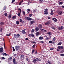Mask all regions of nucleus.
Instances as JSON below:
<instances>
[{"mask_svg": "<svg viewBox=\"0 0 64 64\" xmlns=\"http://www.w3.org/2000/svg\"><path fill=\"white\" fill-rule=\"evenodd\" d=\"M20 37V34H14V38H18Z\"/></svg>", "mask_w": 64, "mask_h": 64, "instance_id": "obj_1", "label": "nucleus"}, {"mask_svg": "<svg viewBox=\"0 0 64 64\" xmlns=\"http://www.w3.org/2000/svg\"><path fill=\"white\" fill-rule=\"evenodd\" d=\"M45 10L44 11V15H47L48 14V8H46L44 10Z\"/></svg>", "mask_w": 64, "mask_h": 64, "instance_id": "obj_2", "label": "nucleus"}, {"mask_svg": "<svg viewBox=\"0 0 64 64\" xmlns=\"http://www.w3.org/2000/svg\"><path fill=\"white\" fill-rule=\"evenodd\" d=\"M25 18L26 20H32L33 19L32 18H30L29 17H25Z\"/></svg>", "mask_w": 64, "mask_h": 64, "instance_id": "obj_3", "label": "nucleus"}, {"mask_svg": "<svg viewBox=\"0 0 64 64\" xmlns=\"http://www.w3.org/2000/svg\"><path fill=\"white\" fill-rule=\"evenodd\" d=\"M63 28H64V27L62 26H61L60 27L59 26L58 27V28L59 30H62Z\"/></svg>", "mask_w": 64, "mask_h": 64, "instance_id": "obj_4", "label": "nucleus"}, {"mask_svg": "<svg viewBox=\"0 0 64 64\" xmlns=\"http://www.w3.org/2000/svg\"><path fill=\"white\" fill-rule=\"evenodd\" d=\"M20 46H17H17H16L15 47V48L16 49V51H17V50H19V48H20Z\"/></svg>", "mask_w": 64, "mask_h": 64, "instance_id": "obj_5", "label": "nucleus"}, {"mask_svg": "<svg viewBox=\"0 0 64 64\" xmlns=\"http://www.w3.org/2000/svg\"><path fill=\"white\" fill-rule=\"evenodd\" d=\"M42 27H43V25H42L41 24H40L38 25V27L39 29H40L41 30V29L42 28Z\"/></svg>", "mask_w": 64, "mask_h": 64, "instance_id": "obj_6", "label": "nucleus"}, {"mask_svg": "<svg viewBox=\"0 0 64 64\" xmlns=\"http://www.w3.org/2000/svg\"><path fill=\"white\" fill-rule=\"evenodd\" d=\"M29 35L30 38L31 37H34V34H33L32 33V32L30 34H29Z\"/></svg>", "mask_w": 64, "mask_h": 64, "instance_id": "obj_7", "label": "nucleus"}, {"mask_svg": "<svg viewBox=\"0 0 64 64\" xmlns=\"http://www.w3.org/2000/svg\"><path fill=\"white\" fill-rule=\"evenodd\" d=\"M26 30L24 29L22 30V32L23 34H25L26 33V32H25Z\"/></svg>", "mask_w": 64, "mask_h": 64, "instance_id": "obj_8", "label": "nucleus"}, {"mask_svg": "<svg viewBox=\"0 0 64 64\" xmlns=\"http://www.w3.org/2000/svg\"><path fill=\"white\" fill-rule=\"evenodd\" d=\"M58 49H59L60 50V49H61L62 50L63 49V46H58Z\"/></svg>", "mask_w": 64, "mask_h": 64, "instance_id": "obj_9", "label": "nucleus"}, {"mask_svg": "<svg viewBox=\"0 0 64 64\" xmlns=\"http://www.w3.org/2000/svg\"><path fill=\"white\" fill-rule=\"evenodd\" d=\"M58 14L59 15H62V14H63V12L61 11H60L58 13Z\"/></svg>", "mask_w": 64, "mask_h": 64, "instance_id": "obj_10", "label": "nucleus"}, {"mask_svg": "<svg viewBox=\"0 0 64 64\" xmlns=\"http://www.w3.org/2000/svg\"><path fill=\"white\" fill-rule=\"evenodd\" d=\"M35 30L36 32H38L39 31V28H38V27L36 26L35 28Z\"/></svg>", "mask_w": 64, "mask_h": 64, "instance_id": "obj_11", "label": "nucleus"}, {"mask_svg": "<svg viewBox=\"0 0 64 64\" xmlns=\"http://www.w3.org/2000/svg\"><path fill=\"white\" fill-rule=\"evenodd\" d=\"M46 25H49L50 24V21H48L45 23Z\"/></svg>", "mask_w": 64, "mask_h": 64, "instance_id": "obj_12", "label": "nucleus"}, {"mask_svg": "<svg viewBox=\"0 0 64 64\" xmlns=\"http://www.w3.org/2000/svg\"><path fill=\"white\" fill-rule=\"evenodd\" d=\"M52 20H54V22H57V20L55 18H52Z\"/></svg>", "mask_w": 64, "mask_h": 64, "instance_id": "obj_13", "label": "nucleus"}, {"mask_svg": "<svg viewBox=\"0 0 64 64\" xmlns=\"http://www.w3.org/2000/svg\"><path fill=\"white\" fill-rule=\"evenodd\" d=\"M47 62H46V64H51V61H49V60H48L47 61Z\"/></svg>", "mask_w": 64, "mask_h": 64, "instance_id": "obj_14", "label": "nucleus"}, {"mask_svg": "<svg viewBox=\"0 0 64 64\" xmlns=\"http://www.w3.org/2000/svg\"><path fill=\"white\" fill-rule=\"evenodd\" d=\"M4 24V22H2L0 23V26H3Z\"/></svg>", "mask_w": 64, "mask_h": 64, "instance_id": "obj_15", "label": "nucleus"}, {"mask_svg": "<svg viewBox=\"0 0 64 64\" xmlns=\"http://www.w3.org/2000/svg\"><path fill=\"white\" fill-rule=\"evenodd\" d=\"M44 39L43 37L42 36H40L38 38L39 40H42Z\"/></svg>", "mask_w": 64, "mask_h": 64, "instance_id": "obj_16", "label": "nucleus"}, {"mask_svg": "<svg viewBox=\"0 0 64 64\" xmlns=\"http://www.w3.org/2000/svg\"><path fill=\"white\" fill-rule=\"evenodd\" d=\"M39 34H40V32H37L36 33V36L38 37V36H39Z\"/></svg>", "mask_w": 64, "mask_h": 64, "instance_id": "obj_17", "label": "nucleus"}, {"mask_svg": "<svg viewBox=\"0 0 64 64\" xmlns=\"http://www.w3.org/2000/svg\"><path fill=\"white\" fill-rule=\"evenodd\" d=\"M0 51L1 52V53L3 52L4 51L3 48H0Z\"/></svg>", "mask_w": 64, "mask_h": 64, "instance_id": "obj_18", "label": "nucleus"}, {"mask_svg": "<svg viewBox=\"0 0 64 64\" xmlns=\"http://www.w3.org/2000/svg\"><path fill=\"white\" fill-rule=\"evenodd\" d=\"M33 62L34 63H35L36 62H37V60L36 58H34V59L33 60Z\"/></svg>", "mask_w": 64, "mask_h": 64, "instance_id": "obj_19", "label": "nucleus"}, {"mask_svg": "<svg viewBox=\"0 0 64 64\" xmlns=\"http://www.w3.org/2000/svg\"><path fill=\"white\" fill-rule=\"evenodd\" d=\"M26 57V60L27 61H28V62H29V61H28L29 60V58H28V56H25Z\"/></svg>", "mask_w": 64, "mask_h": 64, "instance_id": "obj_20", "label": "nucleus"}, {"mask_svg": "<svg viewBox=\"0 0 64 64\" xmlns=\"http://www.w3.org/2000/svg\"><path fill=\"white\" fill-rule=\"evenodd\" d=\"M6 6H5L3 8V10L4 11L6 10Z\"/></svg>", "mask_w": 64, "mask_h": 64, "instance_id": "obj_21", "label": "nucleus"}, {"mask_svg": "<svg viewBox=\"0 0 64 64\" xmlns=\"http://www.w3.org/2000/svg\"><path fill=\"white\" fill-rule=\"evenodd\" d=\"M25 56L24 55H21L20 57L21 58H25Z\"/></svg>", "mask_w": 64, "mask_h": 64, "instance_id": "obj_22", "label": "nucleus"}, {"mask_svg": "<svg viewBox=\"0 0 64 64\" xmlns=\"http://www.w3.org/2000/svg\"><path fill=\"white\" fill-rule=\"evenodd\" d=\"M35 32V29H32L31 31L32 33H34Z\"/></svg>", "mask_w": 64, "mask_h": 64, "instance_id": "obj_23", "label": "nucleus"}, {"mask_svg": "<svg viewBox=\"0 0 64 64\" xmlns=\"http://www.w3.org/2000/svg\"><path fill=\"white\" fill-rule=\"evenodd\" d=\"M30 23L31 24H32L33 23H35V22H33L32 21H31L30 22Z\"/></svg>", "mask_w": 64, "mask_h": 64, "instance_id": "obj_24", "label": "nucleus"}, {"mask_svg": "<svg viewBox=\"0 0 64 64\" xmlns=\"http://www.w3.org/2000/svg\"><path fill=\"white\" fill-rule=\"evenodd\" d=\"M51 28H52V29H54V30H55L56 29L55 27L54 26H52L51 27Z\"/></svg>", "mask_w": 64, "mask_h": 64, "instance_id": "obj_25", "label": "nucleus"}, {"mask_svg": "<svg viewBox=\"0 0 64 64\" xmlns=\"http://www.w3.org/2000/svg\"><path fill=\"white\" fill-rule=\"evenodd\" d=\"M36 60H37L38 61H41V60L40 58H36Z\"/></svg>", "mask_w": 64, "mask_h": 64, "instance_id": "obj_26", "label": "nucleus"}, {"mask_svg": "<svg viewBox=\"0 0 64 64\" xmlns=\"http://www.w3.org/2000/svg\"><path fill=\"white\" fill-rule=\"evenodd\" d=\"M6 36H10L11 35V34L10 33L9 34H6Z\"/></svg>", "mask_w": 64, "mask_h": 64, "instance_id": "obj_27", "label": "nucleus"}, {"mask_svg": "<svg viewBox=\"0 0 64 64\" xmlns=\"http://www.w3.org/2000/svg\"><path fill=\"white\" fill-rule=\"evenodd\" d=\"M61 44H62V42H60L58 43V45H61Z\"/></svg>", "mask_w": 64, "mask_h": 64, "instance_id": "obj_28", "label": "nucleus"}, {"mask_svg": "<svg viewBox=\"0 0 64 64\" xmlns=\"http://www.w3.org/2000/svg\"><path fill=\"white\" fill-rule=\"evenodd\" d=\"M40 30L41 31H42V30H44V32H47V30H44L43 29H41Z\"/></svg>", "mask_w": 64, "mask_h": 64, "instance_id": "obj_29", "label": "nucleus"}, {"mask_svg": "<svg viewBox=\"0 0 64 64\" xmlns=\"http://www.w3.org/2000/svg\"><path fill=\"white\" fill-rule=\"evenodd\" d=\"M16 24L17 25H19V22L18 21H16Z\"/></svg>", "mask_w": 64, "mask_h": 64, "instance_id": "obj_30", "label": "nucleus"}, {"mask_svg": "<svg viewBox=\"0 0 64 64\" xmlns=\"http://www.w3.org/2000/svg\"><path fill=\"white\" fill-rule=\"evenodd\" d=\"M16 18V17L15 16H14L12 18V19H13V20L15 18Z\"/></svg>", "mask_w": 64, "mask_h": 64, "instance_id": "obj_31", "label": "nucleus"}, {"mask_svg": "<svg viewBox=\"0 0 64 64\" xmlns=\"http://www.w3.org/2000/svg\"><path fill=\"white\" fill-rule=\"evenodd\" d=\"M2 30H3L2 28H1L0 29V32H2Z\"/></svg>", "mask_w": 64, "mask_h": 64, "instance_id": "obj_32", "label": "nucleus"}, {"mask_svg": "<svg viewBox=\"0 0 64 64\" xmlns=\"http://www.w3.org/2000/svg\"><path fill=\"white\" fill-rule=\"evenodd\" d=\"M12 16V15L11 14H10L9 16H8V18H9V19H10L11 18V16Z\"/></svg>", "mask_w": 64, "mask_h": 64, "instance_id": "obj_33", "label": "nucleus"}, {"mask_svg": "<svg viewBox=\"0 0 64 64\" xmlns=\"http://www.w3.org/2000/svg\"><path fill=\"white\" fill-rule=\"evenodd\" d=\"M48 43H50V44H52V43H53V42H52V40H50L48 42Z\"/></svg>", "mask_w": 64, "mask_h": 64, "instance_id": "obj_34", "label": "nucleus"}, {"mask_svg": "<svg viewBox=\"0 0 64 64\" xmlns=\"http://www.w3.org/2000/svg\"><path fill=\"white\" fill-rule=\"evenodd\" d=\"M35 46H36V44H34L32 46V47H33L34 48H35Z\"/></svg>", "mask_w": 64, "mask_h": 64, "instance_id": "obj_35", "label": "nucleus"}, {"mask_svg": "<svg viewBox=\"0 0 64 64\" xmlns=\"http://www.w3.org/2000/svg\"><path fill=\"white\" fill-rule=\"evenodd\" d=\"M22 12L24 14V16H25V11H23Z\"/></svg>", "mask_w": 64, "mask_h": 64, "instance_id": "obj_36", "label": "nucleus"}, {"mask_svg": "<svg viewBox=\"0 0 64 64\" xmlns=\"http://www.w3.org/2000/svg\"><path fill=\"white\" fill-rule=\"evenodd\" d=\"M16 62V59L15 58H14L13 59V62Z\"/></svg>", "mask_w": 64, "mask_h": 64, "instance_id": "obj_37", "label": "nucleus"}, {"mask_svg": "<svg viewBox=\"0 0 64 64\" xmlns=\"http://www.w3.org/2000/svg\"><path fill=\"white\" fill-rule=\"evenodd\" d=\"M64 52V50H60V53H63V52Z\"/></svg>", "mask_w": 64, "mask_h": 64, "instance_id": "obj_38", "label": "nucleus"}, {"mask_svg": "<svg viewBox=\"0 0 64 64\" xmlns=\"http://www.w3.org/2000/svg\"><path fill=\"white\" fill-rule=\"evenodd\" d=\"M47 34H48L49 35H51V32H48L47 33Z\"/></svg>", "mask_w": 64, "mask_h": 64, "instance_id": "obj_39", "label": "nucleus"}, {"mask_svg": "<svg viewBox=\"0 0 64 64\" xmlns=\"http://www.w3.org/2000/svg\"><path fill=\"white\" fill-rule=\"evenodd\" d=\"M9 60H12V57H10L9 58Z\"/></svg>", "mask_w": 64, "mask_h": 64, "instance_id": "obj_40", "label": "nucleus"}, {"mask_svg": "<svg viewBox=\"0 0 64 64\" xmlns=\"http://www.w3.org/2000/svg\"><path fill=\"white\" fill-rule=\"evenodd\" d=\"M49 36V39H51V36Z\"/></svg>", "mask_w": 64, "mask_h": 64, "instance_id": "obj_41", "label": "nucleus"}, {"mask_svg": "<svg viewBox=\"0 0 64 64\" xmlns=\"http://www.w3.org/2000/svg\"><path fill=\"white\" fill-rule=\"evenodd\" d=\"M50 14L51 15H53L54 14V13L53 12H51Z\"/></svg>", "mask_w": 64, "mask_h": 64, "instance_id": "obj_42", "label": "nucleus"}, {"mask_svg": "<svg viewBox=\"0 0 64 64\" xmlns=\"http://www.w3.org/2000/svg\"><path fill=\"white\" fill-rule=\"evenodd\" d=\"M34 52H35V50H32V53H34Z\"/></svg>", "mask_w": 64, "mask_h": 64, "instance_id": "obj_43", "label": "nucleus"}, {"mask_svg": "<svg viewBox=\"0 0 64 64\" xmlns=\"http://www.w3.org/2000/svg\"><path fill=\"white\" fill-rule=\"evenodd\" d=\"M60 55L61 56H64V54H60Z\"/></svg>", "mask_w": 64, "mask_h": 64, "instance_id": "obj_44", "label": "nucleus"}, {"mask_svg": "<svg viewBox=\"0 0 64 64\" xmlns=\"http://www.w3.org/2000/svg\"><path fill=\"white\" fill-rule=\"evenodd\" d=\"M59 4H60V5H62V4H63V3H62V2H59Z\"/></svg>", "mask_w": 64, "mask_h": 64, "instance_id": "obj_45", "label": "nucleus"}, {"mask_svg": "<svg viewBox=\"0 0 64 64\" xmlns=\"http://www.w3.org/2000/svg\"><path fill=\"white\" fill-rule=\"evenodd\" d=\"M13 63L14 64H17V62H14Z\"/></svg>", "mask_w": 64, "mask_h": 64, "instance_id": "obj_46", "label": "nucleus"}, {"mask_svg": "<svg viewBox=\"0 0 64 64\" xmlns=\"http://www.w3.org/2000/svg\"><path fill=\"white\" fill-rule=\"evenodd\" d=\"M20 22H22V19L21 18H20Z\"/></svg>", "mask_w": 64, "mask_h": 64, "instance_id": "obj_47", "label": "nucleus"}, {"mask_svg": "<svg viewBox=\"0 0 64 64\" xmlns=\"http://www.w3.org/2000/svg\"><path fill=\"white\" fill-rule=\"evenodd\" d=\"M15 0H12V3H13L14 2H15Z\"/></svg>", "mask_w": 64, "mask_h": 64, "instance_id": "obj_48", "label": "nucleus"}, {"mask_svg": "<svg viewBox=\"0 0 64 64\" xmlns=\"http://www.w3.org/2000/svg\"><path fill=\"white\" fill-rule=\"evenodd\" d=\"M29 16H30V17H32V14H30L29 15Z\"/></svg>", "mask_w": 64, "mask_h": 64, "instance_id": "obj_49", "label": "nucleus"}, {"mask_svg": "<svg viewBox=\"0 0 64 64\" xmlns=\"http://www.w3.org/2000/svg\"><path fill=\"white\" fill-rule=\"evenodd\" d=\"M44 43V41H41L40 42V43Z\"/></svg>", "mask_w": 64, "mask_h": 64, "instance_id": "obj_50", "label": "nucleus"}, {"mask_svg": "<svg viewBox=\"0 0 64 64\" xmlns=\"http://www.w3.org/2000/svg\"><path fill=\"white\" fill-rule=\"evenodd\" d=\"M54 49V48H50V50H53Z\"/></svg>", "mask_w": 64, "mask_h": 64, "instance_id": "obj_51", "label": "nucleus"}, {"mask_svg": "<svg viewBox=\"0 0 64 64\" xmlns=\"http://www.w3.org/2000/svg\"><path fill=\"white\" fill-rule=\"evenodd\" d=\"M18 16H21V14H20V13H18Z\"/></svg>", "mask_w": 64, "mask_h": 64, "instance_id": "obj_52", "label": "nucleus"}, {"mask_svg": "<svg viewBox=\"0 0 64 64\" xmlns=\"http://www.w3.org/2000/svg\"><path fill=\"white\" fill-rule=\"evenodd\" d=\"M4 15L6 17H7V13H5L4 14Z\"/></svg>", "mask_w": 64, "mask_h": 64, "instance_id": "obj_53", "label": "nucleus"}, {"mask_svg": "<svg viewBox=\"0 0 64 64\" xmlns=\"http://www.w3.org/2000/svg\"><path fill=\"white\" fill-rule=\"evenodd\" d=\"M36 12V10H34L33 11V12L34 13H35V12Z\"/></svg>", "mask_w": 64, "mask_h": 64, "instance_id": "obj_54", "label": "nucleus"}, {"mask_svg": "<svg viewBox=\"0 0 64 64\" xmlns=\"http://www.w3.org/2000/svg\"><path fill=\"white\" fill-rule=\"evenodd\" d=\"M4 55H5V56H7V54H6V53H4Z\"/></svg>", "mask_w": 64, "mask_h": 64, "instance_id": "obj_55", "label": "nucleus"}, {"mask_svg": "<svg viewBox=\"0 0 64 64\" xmlns=\"http://www.w3.org/2000/svg\"><path fill=\"white\" fill-rule=\"evenodd\" d=\"M32 43H33V44H36V42H32Z\"/></svg>", "mask_w": 64, "mask_h": 64, "instance_id": "obj_56", "label": "nucleus"}, {"mask_svg": "<svg viewBox=\"0 0 64 64\" xmlns=\"http://www.w3.org/2000/svg\"><path fill=\"white\" fill-rule=\"evenodd\" d=\"M20 2L21 3H22L23 2V0H22V1H21Z\"/></svg>", "mask_w": 64, "mask_h": 64, "instance_id": "obj_57", "label": "nucleus"}, {"mask_svg": "<svg viewBox=\"0 0 64 64\" xmlns=\"http://www.w3.org/2000/svg\"><path fill=\"white\" fill-rule=\"evenodd\" d=\"M46 40H49V38H46Z\"/></svg>", "mask_w": 64, "mask_h": 64, "instance_id": "obj_58", "label": "nucleus"}, {"mask_svg": "<svg viewBox=\"0 0 64 64\" xmlns=\"http://www.w3.org/2000/svg\"><path fill=\"white\" fill-rule=\"evenodd\" d=\"M39 1H40V2H41L43 1V0H39Z\"/></svg>", "mask_w": 64, "mask_h": 64, "instance_id": "obj_59", "label": "nucleus"}, {"mask_svg": "<svg viewBox=\"0 0 64 64\" xmlns=\"http://www.w3.org/2000/svg\"><path fill=\"white\" fill-rule=\"evenodd\" d=\"M27 10L28 11H30V10L29 8Z\"/></svg>", "mask_w": 64, "mask_h": 64, "instance_id": "obj_60", "label": "nucleus"}, {"mask_svg": "<svg viewBox=\"0 0 64 64\" xmlns=\"http://www.w3.org/2000/svg\"><path fill=\"white\" fill-rule=\"evenodd\" d=\"M26 40H28V38H26L25 39Z\"/></svg>", "mask_w": 64, "mask_h": 64, "instance_id": "obj_61", "label": "nucleus"}, {"mask_svg": "<svg viewBox=\"0 0 64 64\" xmlns=\"http://www.w3.org/2000/svg\"><path fill=\"white\" fill-rule=\"evenodd\" d=\"M25 22H24V20L22 21V23H23L24 24Z\"/></svg>", "mask_w": 64, "mask_h": 64, "instance_id": "obj_62", "label": "nucleus"}, {"mask_svg": "<svg viewBox=\"0 0 64 64\" xmlns=\"http://www.w3.org/2000/svg\"><path fill=\"white\" fill-rule=\"evenodd\" d=\"M61 7H62V8H64V6H61Z\"/></svg>", "mask_w": 64, "mask_h": 64, "instance_id": "obj_63", "label": "nucleus"}, {"mask_svg": "<svg viewBox=\"0 0 64 64\" xmlns=\"http://www.w3.org/2000/svg\"><path fill=\"white\" fill-rule=\"evenodd\" d=\"M2 59H5V58H4V57H2Z\"/></svg>", "mask_w": 64, "mask_h": 64, "instance_id": "obj_64", "label": "nucleus"}]
</instances>
